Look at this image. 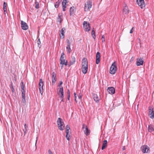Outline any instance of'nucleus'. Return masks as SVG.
<instances>
[{"instance_id":"nucleus-46","label":"nucleus","mask_w":154,"mask_h":154,"mask_svg":"<svg viewBox=\"0 0 154 154\" xmlns=\"http://www.w3.org/2000/svg\"><path fill=\"white\" fill-rule=\"evenodd\" d=\"M70 92L69 89H68L67 91V94L68 95H70Z\"/></svg>"},{"instance_id":"nucleus-50","label":"nucleus","mask_w":154,"mask_h":154,"mask_svg":"<svg viewBox=\"0 0 154 154\" xmlns=\"http://www.w3.org/2000/svg\"><path fill=\"white\" fill-rule=\"evenodd\" d=\"M70 98V95H67V99L68 100H69Z\"/></svg>"},{"instance_id":"nucleus-54","label":"nucleus","mask_w":154,"mask_h":154,"mask_svg":"<svg viewBox=\"0 0 154 154\" xmlns=\"http://www.w3.org/2000/svg\"><path fill=\"white\" fill-rule=\"evenodd\" d=\"M63 1L65 2H67V0H63Z\"/></svg>"},{"instance_id":"nucleus-45","label":"nucleus","mask_w":154,"mask_h":154,"mask_svg":"<svg viewBox=\"0 0 154 154\" xmlns=\"http://www.w3.org/2000/svg\"><path fill=\"white\" fill-rule=\"evenodd\" d=\"M63 84V82L62 81H60V84L58 85V86L60 87V85H61Z\"/></svg>"},{"instance_id":"nucleus-5","label":"nucleus","mask_w":154,"mask_h":154,"mask_svg":"<svg viewBox=\"0 0 154 154\" xmlns=\"http://www.w3.org/2000/svg\"><path fill=\"white\" fill-rule=\"evenodd\" d=\"M83 27L85 30L86 31H89L91 28L90 26L89 23L87 21H84L83 23Z\"/></svg>"},{"instance_id":"nucleus-40","label":"nucleus","mask_w":154,"mask_h":154,"mask_svg":"<svg viewBox=\"0 0 154 154\" xmlns=\"http://www.w3.org/2000/svg\"><path fill=\"white\" fill-rule=\"evenodd\" d=\"M67 46L69 45L70 46L71 45V43L70 42V41L68 39H67Z\"/></svg>"},{"instance_id":"nucleus-53","label":"nucleus","mask_w":154,"mask_h":154,"mask_svg":"<svg viewBox=\"0 0 154 154\" xmlns=\"http://www.w3.org/2000/svg\"><path fill=\"white\" fill-rule=\"evenodd\" d=\"M23 130L24 132L25 133V132L26 131H25V129H24Z\"/></svg>"},{"instance_id":"nucleus-9","label":"nucleus","mask_w":154,"mask_h":154,"mask_svg":"<svg viewBox=\"0 0 154 154\" xmlns=\"http://www.w3.org/2000/svg\"><path fill=\"white\" fill-rule=\"evenodd\" d=\"M82 128L84 130V133L87 135H88L90 133V131L89 130L87 126L85 124H83L82 125Z\"/></svg>"},{"instance_id":"nucleus-32","label":"nucleus","mask_w":154,"mask_h":154,"mask_svg":"<svg viewBox=\"0 0 154 154\" xmlns=\"http://www.w3.org/2000/svg\"><path fill=\"white\" fill-rule=\"evenodd\" d=\"M66 49L67 51H68L69 53H70L71 51L70 47V46H67Z\"/></svg>"},{"instance_id":"nucleus-22","label":"nucleus","mask_w":154,"mask_h":154,"mask_svg":"<svg viewBox=\"0 0 154 154\" xmlns=\"http://www.w3.org/2000/svg\"><path fill=\"white\" fill-rule=\"evenodd\" d=\"M107 141L106 140H105L103 141L101 148L102 150H103L107 146Z\"/></svg>"},{"instance_id":"nucleus-38","label":"nucleus","mask_w":154,"mask_h":154,"mask_svg":"<svg viewBox=\"0 0 154 154\" xmlns=\"http://www.w3.org/2000/svg\"><path fill=\"white\" fill-rule=\"evenodd\" d=\"M35 8H36V9H38L39 8V3L38 2H35Z\"/></svg>"},{"instance_id":"nucleus-42","label":"nucleus","mask_w":154,"mask_h":154,"mask_svg":"<svg viewBox=\"0 0 154 154\" xmlns=\"http://www.w3.org/2000/svg\"><path fill=\"white\" fill-rule=\"evenodd\" d=\"M11 88L12 90V93H14V88L13 86H12L11 87Z\"/></svg>"},{"instance_id":"nucleus-26","label":"nucleus","mask_w":154,"mask_h":154,"mask_svg":"<svg viewBox=\"0 0 154 154\" xmlns=\"http://www.w3.org/2000/svg\"><path fill=\"white\" fill-rule=\"evenodd\" d=\"M66 133L67 134V135L69 133H70V131H69L70 130V127L68 125H66Z\"/></svg>"},{"instance_id":"nucleus-57","label":"nucleus","mask_w":154,"mask_h":154,"mask_svg":"<svg viewBox=\"0 0 154 154\" xmlns=\"http://www.w3.org/2000/svg\"><path fill=\"white\" fill-rule=\"evenodd\" d=\"M139 46V44H137V46H136V47H137V48H138V47Z\"/></svg>"},{"instance_id":"nucleus-11","label":"nucleus","mask_w":154,"mask_h":154,"mask_svg":"<svg viewBox=\"0 0 154 154\" xmlns=\"http://www.w3.org/2000/svg\"><path fill=\"white\" fill-rule=\"evenodd\" d=\"M143 63V58L140 57L137 59L136 64L137 66L142 65Z\"/></svg>"},{"instance_id":"nucleus-25","label":"nucleus","mask_w":154,"mask_h":154,"mask_svg":"<svg viewBox=\"0 0 154 154\" xmlns=\"http://www.w3.org/2000/svg\"><path fill=\"white\" fill-rule=\"evenodd\" d=\"M75 9V8L74 7H71L69 9V12L70 15L73 14L74 11Z\"/></svg>"},{"instance_id":"nucleus-27","label":"nucleus","mask_w":154,"mask_h":154,"mask_svg":"<svg viewBox=\"0 0 154 154\" xmlns=\"http://www.w3.org/2000/svg\"><path fill=\"white\" fill-rule=\"evenodd\" d=\"M21 92L22 93H25V91L24 90V85L23 84V81H22L21 82Z\"/></svg>"},{"instance_id":"nucleus-17","label":"nucleus","mask_w":154,"mask_h":154,"mask_svg":"<svg viewBox=\"0 0 154 154\" xmlns=\"http://www.w3.org/2000/svg\"><path fill=\"white\" fill-rule=\"evenodd\" d=\"M123 11L124 13L125 14H127L129 13V10L126 4H125V6L123 8Z\"/></svg>"},{"instance_id":"nucleus-33","label":"nucleus","mask_w":154,"mask_h":154,"mask_svg":"<svg viewBox=\"0 0 154 154\" xmlns=\"http://www.w3.org/2000/svg\"><path fill=\"white\" fill-rule=\"evenodd\" d=\"M60 3V2L59 0H58L55 4V7L56 8H57L59 6V5Z\"/></svg>"},{"instance_id":"nucleus-48","label":"nucleus","mask_w":154,"mask_h":154,"mask_svg":"<svg viewBox=\"0 0 154 154\" xmlns=\"http://www.w3.org/2000/svg\"><path fill=\"white\" fill-rule=\"evenodd\" d=\"M24 127L25 128V131H26V124H25L24 125Z\"/></svg>"},{"instance_id":"nucleus-51","label":"nucleus","mask_w":154,"mask_h":154,"mask_svg":"<svg viewBox=\"0 0 154 154\" xmlns=\"http://www.w3.org/2000/svg\"><path fill=\"white\" fill-rule=\"evenodd\" d=\"M81 97H82V96L81 95H80L79 96V99H80L81 98Z\"/></svg>"},{"instance_id":"nucleus-2","label":"nucleus","mask_w":154,"mask_h":154,"mask_svg":"<svg viewBox=\"0 0 154 154\" xmlns=\"http://www.w3.org/2000/svg\"><path fill=\"white\" fill-rule=\"evenodd\" d=\"M65 56L64 53L63 52L62 53L60 59V64L61 65H62V66H61L62 68L63 67V64H64L65 66L67 65V61H65Z\"/></svg>"},{"instance_id":"nucleus-15","label":"nucleus","mask_w":154,"mask_h":154,"mask_svg":"<svg viewBox=\"0 0 154 154\" xmlns=\"http://www.w3.org/2000/svg\"><path fill=\"white\" fill-rule=\"evenodd\" d=\"M88 66V63L87 60L85 58H83L82 60V66Z\"/></svg>"},{"instance_id":"nucleus-39","label":"nucleus","mask_w":154,"mask_h":154,"mask_svg":"<svg viewBox=\"0 0 154 154\" xmlns=\"http://www.w3.org/2000/svg\"><path fill=\"white\" fill-rule=\"evenodd\" d=\"M37 43H38V47H40L39 46L41 44V42H40V39L39 38L38 40V41H37Z\"/></svg>"},{"instance_id":"nucleus-37","label":"nucleus","mask_w":154,"mask_h":154,"mask_svg":"<svg viewBox=\"0 0 154 154\" xmlns=\"http://www.w3.org/2000/svg\"><path fill=\"white\" fill-rule=\"evenodd\" d=\"M39 91L40 93L41 94V95H42L43 92V88H39Z\"/></svg>"},{"instance_id":"nucleus-44","label":"nucleus","mask_w":154,"mask_h":154,"mask_svg":"<svg viewBox=\"0 0 154 154\" xmlns=\"http://www.w3.org/2000/svg\"><path fill=\"white\" fill-rule=\"evenodd\" d=\"M74 96H75V101H76V103L77 102V100H76V94L75 93H74Z\"/></svg>"},{"instance_id":"nucleus-59","label":"nucleus","mask_w":154,"mask_h":154,"mask_svg":"<svg viewBox=\"0 0 154 154\" xmlns=\"http://www.w3.org/2000/svg\"><path fill=\"white\" fill-rule=\"evenodd\" d=\"M18 154H20V153H18Z\"/></svg>"},{"instance_id":"nucleus-3","label":"nucleus","mask_w":154,"mask_h":154,"mask_svg":"<svg viewBox=\"0 0 154 154\" xmlns=\"http://www.w3.org/2000/svg\"><path fill=\"white\" fill-rule=\"evenodd\" d=\"M116 64V62H114L111 66L110 69V73L111 74H114L117 70Z\"/></svg>"},{"instance_id":"nucleus-23","label":"nucleus","mask_w":154,"mask_h":154,"mask_svg":"<svg viewBox=\"0 0 154 154\" xmlns=\"http://www.w3.org/2000/svg\"><path fill=\"white\" fill-rule=\"evenodd\" d=\"M75 58L73 56H72L71 57V59L70 61V65H72L75 62Z\"/></svg>"},{"instance_id":"nucleus-8","label":"nucleus","mask_w":154,"mask_h":154,"mask_svg":"<svg viewBox=\"0 0 154 154\" xmlns=\"http://www.w3.org/2000/svg\"><path fill=\"white\" fill-rule=\"evenodd\" d=\"M64 91L63 90V87L61 86L59 88V91H57V93L58 95L60 96V97H63L64 95Z\"/></svg>"},{"instance_id":"nucleus-12","label":"nucleus","mask_w":154,"mask_h":154,"mask_svg":"<svg viewBox=\"0 0 154 154\" xmlns=\"http://www.w3.org/2000/svg\"><path fill=\"white\" fill-rule=\"evenodd\" d=\"M21 22L22 29L24 30H27L28 29V26L26 23L22 20L21 21Z\"/></svg>"},{"instance_id":"nucleus-21","label":"nucleus","mask_w":154,"mask_h":154,"mask_svg":"<svg viewBox=\"0 0 154 154\" xmlns=\"http://www.w3.org/2000/svg\"><path fill=\"white\" fill-rule=\"evenodd\" d=\"M7 4L5 2H4L3 4V9L4 11V13L5 14H6V13H7Z\"/></svg>"},{"instance_id":"nucleus-55","label":"nucleus","mask_w":154,"mask_h":154,"mask_svg":"<svg viewBox=\"0 0 154 154\" xmlns=\"http://www.w3.org/2000/svg\"><path fill=\"white\" fill-rule=\"evenodd\" d=\"M122 149H123V150H125V147H124H124H123V148H122Z\"/></svg>"},{"instance_id":"nucleus-35","label":"nucleus","mask_w":154,"mask_h":154,"mask_svg":"<svg viewBox=\"0 0 154 154\" xmlns=\"http://www.w3.org/2000/svg\"><path fill=\"white\" fill-rule=\"evenodd\" d=\"M67 2H65L63 1L62 3V7H66V5L67 3Z\"/></svg>"},{"instance_id":"nucleus-7","label":"nucleus","mask_w":154,"mask_h":154,"mask_svg":"<svg viewBox=\"0 0 154 154\" xmlns=\"http://www.w3.org/2000/svg\"><path fill=\"white\" fill-rule=\"evenodd\" d=\"M149 115L150 116V118L153 119L154 118V113L153 108L152 107H149Z\"/></svg>"},{"instance_id":"nucleus-30","label":"nucleus","mask_w":154,"mask_h":154,"mask_svg":"<svg viewBox=\"0 0 154 154\" xmlns=\"http://www.w3.org/2000/svg\"><path fill=\"white\" fill-rule=\"evenodd\" d=\"M39 88H43V82L42 79H40V82L39 84Z\"/></svg>"},{"instance_id":"nucleus-18","label":"nucleus","mask_w":154,"mask_h":154,"mask_svg":"<svg viewBox=\"0 0 154 154\" xmlns=\"http://www.w3.org/2000/svg\"><path fill=\"white\" fill-rule=\"evenodd\" d=\"M65 30V28H63L60 30L61 34H60V36L61 38H63L64 37V31Z\"/></svg>"},{"instance_id":"nucleus-6","label":"nucleus","mask_w":154,"mask_h":154,"mask_svg":"<svg viewBox=\"0 0 154 154\" xmlns=\"http://www.w3.org/2000/svg\"><path fill=\"white\" fill-rule=\"evenodd\" d=\"M137 2L141 9L145 7L146 5L144 0H137Z\"/></svg>"},{"instance_id":"nucleus-1","label":"nucleus","mask_w":154,"mask_h":154,"mask_svg":"<svg viewBox=\"0 0 154 154\" xmlns=\"http://www.w3.org/2000/svg\"><path fill=\"white\" fill-rule=\"evenodd\" d=\"M57 123L59 129L61 131L64 129V122L62 121V119L59 118L57 119Z\"/></svg>"},{"instance_id":"nucleus-10","label":"nucleus","mask_w":154,"mask_h":154,"mask_svg":"<svg viewBox=\"0 0 154 154\" xmlns=\"http://www.w3.org/2000/svg\"><path fill=\"white\" fill-rule=\"evenodd\" d=\"M141 150L143 153H148L149 150V147L147 145H144L141 147Z\"/></svg>"},{"instance_id":"nucleus-47","label":"nucleus","mask_w":154,"mask_h":154,"mask_svg":"<svg viewBox=\"0 0 154 154\" xmlns=\"http://www.w3.org/2000/svg\"><path fill=\"white\" fill-rule=\"evenodd\" d=\"M48 152L49 154H53L50 149L48 150Z\"/></svg>"},{"instance_id":"nucleus-24","label":"nucleus","mask_w":154,"mask_h":154,"mask_svg":"<svg viewBox=\"0 0 154 154\" xmlns=\"http://www.w3.org/2000/svg\"><path fill=\"white\" fill-rule=\"evenodd\" d=\"M93 98L94 100L96 102H98L99 101V99L97 94H94L93 95Z\"/></svg>"},{"instance_id":"nucleus-14","label":"nucleus","mask_w":154,"mask_h":154,"mask_svg":"<svg viewBox=\"0 0 154 154\" xmlns=\"http://www.w3.org/2000/svg\"><path fill=\"white\" fill-rule=\"evenodd\" d=\"M56 75L54 72L53 73L52 75V84L53 85L54 84L55 82L56 81Z\"/></svg>"},{"instance_id":"nucleus-34","label":"nucleus","mask_w":154,"mask_h":154,"mask_svg":"<svg viewBox=\"0 0 154 154\" xmlns=\"http://www.w3.org/2000/svg\"><path fill=\"white\" fill-rule=\"evenodd\" d=\"M71 133H69L68 134L67 136V134H66V138L68 140H70V139L69 138V137H70L71 135Z\"/></svg>"},{"instance_id":"nucleus-20","label":"nucleus","mask_w":154,"mask_h":154,"mask_svg":"<svg viewBox=\"0 0 154 154\" xmlns=\"http://www.w3.org/2000/svg\"><path fill=\"white\" fill-rule=\"evenodd\" d=\"M88 66H82V72L84 74H85L86 73L88 70Z\"/></svg>"},{"instance_id":"nucleus-16","label":"nucleus","mask_w":154,"mask_h":154,"mask_svg":"<svg viewBox=\"0 0 154 154\" xmlns=\"http://www.w3.org/2000/svg\"><path fill=\"white\" fill-rule=\"evenodd\" d=\"M100 53L98 52L96 55V63L97 64H98L100 62Z\"/></svg>"},{"instance_id":"nucleus-4","label":"nucleus","mask_w":154,"mask_h":154,"mask_svg":"<svg viewBox=\"0 0 154 154\" xmlns=\"http://www.w3.org/2000/svg\"><path fill=\"white\" fill-rule=\"evenodd\" d=\"M92 6V2L90 1L86 2L85 4L84 10L85 11H88L90 10V9L91 8Z\"/></svg>"},{"instance_id":"nucleus-41","label":"nucleus","mask_w":154,"mask_h":154,"mask_svg":"<svg viewBox=\"0 0 154 154\" xmlns=\"http://www.w3.org/2000/svg\"><path fill=\"white\" fill-rule=\"evenodd\" d=\"M102 42H105V36L104 35H103L102 36Z\"/></svg>"},{"instance_id":"nucleus-58","label":"nucleus","mask_w":154,"mask_h":154,"mask_svg":"<svg viewBox=\"0 0 154 154\" xmlns=\"http://www.w3.org/2000/svg\"><path fill=\"white\" fill-rule=\"evenodd\" d=\"M12 86H13V84H12V83H11V87H12Z\"/></svg>"},{"instance_id":"nucleus-28","label":"nucleus","mask_w":154,"mask_h":154,"mask_svg":"<svg viewBox=\"0 0 154 154\" xmlns=\"http://www.w3.org/2000/svg\"><path fill=\"white\" fill-rule=\"evenodd\" d=\"M62 16L60 15V14H58L57 18V21L60 23L62 21Z\"/></svg>"},{"instance_id":"nucleus-52","label":"nucleus","mask_w":154,"mask_h":154,"mask_svg":"<svg viewBox=\"0 0 154 154\" xmlns=\"http://www.w3.org/2000/svg\"><path fill=\"white\" fill-rule=\"evenodd\" d=\"M61 99V101H63V97H60Z\"/></svg>"},{"instance_id":"nucleus-31","label":"nucleus","mask_w":154,"mask_h":154,"mask_svg":"<svg viewBox=\"0 0 154 154\" xmlns=\"http://www.w3.org/2000/svg\"><path fill=\"white\" fill-rule=\"evenodd\" d=\"M91 34L93 38L95 39V32L94 30V28H93L91 32Z\"/></svg>"},{"instance_id":"nucleus-36","label":"nucleus","mask_w":154,"mask_h":154,"mask_svg":"<svg viewBox=\"0 0 154 154\" xmlns=\"http://www.w3.org/2000/svg\"><path fill=\"white\" fill-rule=\"evenodd\" d=\"M138 39L139 40V46H138V48H140L141 47V40L139 38H138Z\"/></svg>"},{"instance_id":"nucleus-13","label":"nucleus","mask_w":154,"mask_h":154,"mask_svg":"<svg viewBox=\"0 0 154 154\" xmlns=\"http://www.w3.org/2000/svg\"><path fill=\"white\" fill-rule=\"evenodd\" d=\"M107 90L109 93L111 94H114L115 93V89L113 87L108 88Z\"/></svg>"},{"instance_id":"nucleus-43","label":"nucleus","mask_w":154,"mask_h":154,"mask_svg":"<svg viewBox=\"0 0 154 154\" xmlns=\"http://www.w3.org/2000/svg\"><path fill=\"white\" fill-rule=\"evenodd\" d=\"M134 29V27H133L132 29H131L130 30V33H132L133 32V29Z\"/></svg>"},{"instance_id":"nucleus-49","label":"nucleus","mask_w":154,"mask_h":154,"mask_svg":"<svg viewBox=\"0 0 154 154\" xmlns=\"http://www.w3.org/2000/svg\"><path fill=\"white\" fill-rule=\"evenodd\" d=\"M63 8V11H66L65 8L66 7H62Z\"/></svg>"},{"instance_id":"nucleus-19","label":"nucleus","mask_w":154,"mask_h":154,"mask_svg":"<svg viewBox=\"0 0 154 154\" xmlns=\"http://www.w3.org/2000/svg\"><path fill=\"white\" fill-rule=\"evenodd\" d=\"M148 131L150 132H152L154 131V125H150L148 126Z\"/></svg>"},{"instance_id":"nucleus-56","label":"nucleus","mask_w":154,"mask_h":154,"mask_svg":"<svg viewBox=\"0 0 154 154\" xmlns=\"http://www.w3.org/2000/svg\"><path fill=\"white\" fill-rule=\"evenodd\" d=\"M37 138H36V142H35V145H36V143L37 141Z\"/></svg>"},{"instance_id":"nucleus-29","label":"nucleus","mask_w":154,"mask_h":154,"mask_svg":"<svg viewBox=\"0 0 154 154\" xmlns=\"http://www.w3.org/2000/svg\"><path fill=\"white\" fill-rule=\"evenodd\" d=\"M25 93H22V102L23 103H26V100L25 98Z\"/></svg>"}]
</instances>
